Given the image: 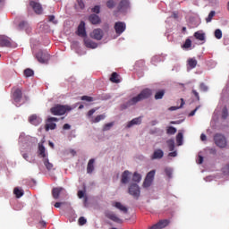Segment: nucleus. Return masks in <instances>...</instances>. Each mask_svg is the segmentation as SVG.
<instances>
[{
    "label": "nucleus",
    "mask_w": 229,
    "mask_h": 229,
    "mask_svg": "<svg viewBox=\"0 0 229 229\" xmlns=\"http://www.w3.org/2000/svg\"><path fill=\"white\" fill-rule=\"evenodd\" d=\"M151 95H152V91L148 89H145L141 90V92L140 94H138V96L128 100L126 105L128 106L136 105L139 102L143 101L144 99H148V98H150Z\"/></svg>",
    "instance_id": "1"
},
{
    "label": "nucleus",
    "mask_w": 229,
    "mask_h": 229,
    "mask_svg": "<svg viewBox=\"0 0 229 229\" xmlns=\"http://www.w3.org/2000/svg\"><path fill=\"white\" fill-rule=\"evenodd\" d=\"M38 157L39 158H43V165H45V168H47V171L52 170L53 165L50 162H48L47 154L45 151L43 142L38 144Z\"/></svg>",
    "instance_id": "2"
},
{
    "label": "nucleus",
    "mask_w": 229,
    "mask_h": 229,
    "mask_svg": "<svg viewBox=\"0 0 229 229\" xmlns=\"http://www.w3.org/2000/svg\"><path fill=\"white\" fill-rule=\"evenodd\" d=\"M70 111H71V107L69 106L56 105L52 106V108H50V114H52V115H56V116L64 115Z\"/></svg>",
    "instance_id": "3"
},
{
    "label": "nucleus",
    "mask_w": 229,
    "mask_h": 229,
    "mask_svg": "<svg viewBox=\"0 0 229 229\" xmlns=\"http://www.w3.org/2000/svg\"><path fill=\"white\" fill-rule=\"evenodd\" d=\"M36 59L38 62L41 64H47L48 63V60L50 59V55L47 51L39 50L36 54Z\"/></svg>",
    "instance_id": "4"
},
{
    "label": "nucleus",
    "mask_w": 229,
    "mask_h": 229,
    "mask_svg": "<svg viewBox=\"0 0 229 229\" xmlns=\"http://www.w3.org/2000/svg\"><path fill=\"white\" fill-rule=\"evenodd\" d=\"M128 194L132 198L139 199L140 195V186L136 183L130 184L128 187Z\"/></svg>",
    "instance_id": "5"
},
{
    "label": "nucleus",
    "mask_w": 229,
    "mask_h": 229,
    "mask_svg": "<svg viewBox=\"0 0 229 229\" xmlns=\"http://www.w3.org/2000/svg\"><path fill=\"white\" fill-rule=\"evenodd\" d=\"M59 119L55 117H48L47 118V124H45V131H52L56 129V123H58Z\"/></svg>",
    "instance_id": "6"
},
{
    "label": "nucleus",
    "mask_w": 229,
    "mask_h": 229,
    "mask_svg": "<svg viewBox=\"0 0 229 229\" xmlns=\"http://www.w3.org/2000/svg\"><path fill=\"white\" fill-rule=\"evenodd\" d=\"M214 141L216 142V145L221 148L226 147V139L222 134H216V136H214Z\"/></svg>",
    "instance_id": "7"
},
{
    "label": "nucleus",
    "mask_w": 229,
    "mask_h": 229,
    "mask_svg": "<svg viewBox=\"0 0 229 229\" xmlns=\"http://www.w3.org/2000/svg\"><path fill=\"white\" fill-rule=\"evenodd\" d=\"M156 174L155 170H152L147 174L145 177V181L143 182V188H148L152 184V181L154 180V174Z\"/></svg>",
    "instance_id": "8"
},
{
    "label": "nucleus",
    "mask_w": 229,
    "mask_h": 229,
    "mask_svg": "<svg viewBox=\"0 0 229 229\" xmlns=\"http://www.w3.org/2000/svg\"><path fill=\"white\" fill-rule=\"evenodd\" d=\"M30 5L34 10V13L36 14H41L43 13V8L41 7V4L34 0H30Z\"/></svg>",
    "instance_id": "9"
},
{
    "label": "nucleus",
    "mask_w": 229,
    "mask_h": 229,
    "mask_svg": "<svg viewBox=\"0 0 229 229\" xmlns=\"http://www.w3.org/2000/svg\"><path fill=\"white\" fill-rule=\"evenodd\" d=\"M76 35L78 37L86 38V23L84 21H81V24H78V29L76 30Z\"/></svg>",
    "instance_id": "10"
},
{
    "label": "nucleus",
    "mask_w": 229,
    "mask_h": 229,
    "mask_svg": "<svg viewBox=\"0 0 229 229\" xmlns=\"http://www.w3.org/2000/svg\"><path fill=\"white\" fill-rule=\"evenodd\" d=\"M169 225V220H159V222L152 225L148 229H164Z\"/></svg>",
    "instance_id": "11"
},
{
    "label": "nucleus",
    "mask_w": 229,
    "mask_h": 229,
    "mask_svg": "<svg viewBox=\"0 0 229 229\" xmlns=\"http://www.w3.org/2000/svg\"><path fill=\"white\" fill-rule=\"evenodd\" d=\"M114 29L115 30V34L121 35L126 30V24L123 21L115 22Z\"/></svg>",
    "instance_id": "12"
},
{
    "label": "nucleus",
    "mask_w": 229,
    "mask_h": 229,
    "mask_svg": "<svg viewBox=\"0 0 229 229\" xmlns=\"http://www.w3.org/2000/svg\"><path fill=\"white\" fill-rule=\"evenodd\" d=\"M0 47H12V39L6 36L0 35Z\"/></svg>",
    "instance_id": "13"
},
{
    "label": "nucleus",
    "mask_w": 229,
    "mask_h": 229,
    "mask_svg": "<svg viewBox=\"0 0 229 229\" xmlns=\"http://www.w3.org/2000/svg\"><path fill=\"white\" fill-rule=\"evenodd\" d=\"M106 218L110 219L112 222L114 223H117V224H123V220H121V218H119L115 214H114L113 212H106Z\"/></svg>",
    "instance_id": "14"
},
{
    "label": "nucleus",
    "mask_w": 229,
    "mask_h": 229,
    "mask_svg": "<svg viewBox=\"0 0 229 229\" xmlns=\"http://www.w3.org/2000/svg\"><path fill=\"white\" fill-rule=\"evenodd\" d=\"M22 98V93L21 89L19 88H13V101H15V103H19L21 102V98Z\"/></svg>",
    "instance_id": "15"
},
{
    "label": "nucleus",
    "mask_w": 229,
    "mask_h": 229,
    "mask_svg": "<svg viewBox=\"0 0 229 229\" xmlns=\"http://www.w3.org/2000/svg\"><path fill=\"white\" fill-rule=\"evenodd\" d=\"M103 32L100 29H95L93 32H91V38L95 40H100L102 39Z\"/></svg>",
    "instance_id": "16"
},
{
    "label": "nucleus",
    "mask_w": 229,
    "mask_h": 229,
    "mask_svg": "<svg viewBox=\"0 0 229 229\" xmlns=\"http://www.w3.org/2000/svg\"><path fill=\"white\" fill-rule=\"evenodd\" d=\"M29 123H30V124H32L34 126H38L41 123V118H39V116H38L36 114H32L29 118Z\"/></svg>",
    "instance_id": "17"
},
{
    "label": "nucleus",
    "mask_w": 229,
    "mask_h": 229,
    "mask_svg": "<svg viewBox=\"0 0 229 229\" xmlns=\"http://www.w3.org/2000/svg\"><path fill=\"white\" fill-rule=\"evenodd\" d=\"M163 157H164V151L162 149H156L154 150V153H152L150 159L156 160V159H162Z\"/></svg>",
    "instance_id": "18"
},
{
    "label": "nucleus",
    "mask_w": 229,
    "mask_h": 229,
    "mask_svg": "<svg viewBox=\"0 0 229 229\" xmlns=\"http://www.w3.org/2000/svg\"><path fill=\"white\" fill-rule=\"evenodd\" d=\"M128 5H129L128 0H122L117 5V12H123L128 9Z\"/></svg>",
    "instance_id": "19"
},
{
    "label": "nucleus",
    "mask_w": 229,
    "mask_h": 229,
    "mask_svg": "<svg viewBox=\"0 0 229 229\" xmlns=\"http://www.w3.org/2000/svg\"><path fill=\"white\" fill-rule=\"evenodd\" d=\"M112 207L117 208L119 211L126 214L128 212V208H126V207L123 206V204H121V202H114L112 203Z\"/></svg>",
    "instance_id": "20"
},
{
    "label": "nucleus",
    "mask_w": 229,
    "mask_h": 229,
    "mask_svg": "<svg viewBox=\"0 0 229 229\" xmlns=\"http://www.w3.org/2000/svg\"><path fill=\"white\" fill-rule=\"evenodd\" d=\"M138 124H141V117L134 118V119L131 120L130 122H128V123L126 124V128L129 129V128L138 125Z\"/></svg>",
    "instance_id": "21"
},
{
    "label": "nucleus",
    "mask_w": 229,
    "mask_h": 229,
    "mask_svg": "<svg viewBox=\"0 0 229 229\" xmlns=\"http://www.w3.org/2000/svg\"><path fill=\"white\" fill-rule=\"evenodd\" d=\"M130 172L128 170H125L123 172V174L121 175V183L126 184L128 183V180H130Z\"/></svg>",
    "instance_id": "22"
},
{
    "label": "nucleus",
    "mask_w": 229,
    "mask_h": 229,
    "mask_svg": "<svg viewBox=\"0 0 229 229\" xmlns=\"http://www.w3.org/2000/svg\"><path fill=\"white\" fill-rule=\"evenodd\" d=\"M63 188H54L52 189V199H58L60 198V193L62 192Z\"/></svg>",
    "instance_id": "23"
},
{
    "label": "nucleus",
    "mask_w": 229,
    "mask_h": 229,
    "mask_svg": "<svg viewBox=\"0 0 229 229\" xmlns=\"http://www.w3.org/2000/svg\"><path fill=\"white\" fill-rule=\"evenodd\" d=\"M94 164H95V159L94 158L89 159V161L88 162V167H87L88 174H91L95 170Z\"/></svg>",
    "instance_id": "24"
},
{
    "label": "nucleus",
    "mask_w": 229,
    "mask_h": 229,
    "mask_svg": "<svg viewBox=\"0 0 229 229\" xmlns=\"http://www.w3.org/2000/svg\"><path fill=\"white\" fill-rule=\"evenodd\" d=\"M84 45L89 49H96L98 47L97 43L88 38L84 39Z\"/></svg>",
    "instance_id": "25"
},
{
    "label": "nucleus",
    "mask_w": 229,
    "mask_h": 229,
    "mask_svg": "<svg viewBox=\"0 0 229 229\" xmlns=\"http://www.w3.org/2000/svg\"><path fill=\"white\" fill-rule=\"evenodd\" d=\"M89 21L93 25H97L100 23V18L97 14L89 15Z\"/></svg>",
    "instance_id": "26"
},
{
    "label": "nucleus",
    "mask_w": 229,
    "mask_h": 229,
    "mask_svg": "<svg viewBox=\"0 0 229 229\" xmlns=\"http://www.w3.org/2000/svg\"><path fill=\"white\" fill-rule=\"evenodd\" d=\"M165 95V90L159 89L156 91V94H154V99L156 100L163 99Z\"/></svg>",
    "instance_id": "27"
},
{
    "label": "nucleus",
    "mask_w": 229,
    "mask_h": 229,
    "mask_svg": "<svg viewBox=\"0 0 229 229\" xmlns=\"http://www.w3.org/2000/svg\"><path fill=\"white\" fill-rule=\"evenodd\" d=\"M110 81L115 84L120 83L121 81L119 80V74H117V72L112 73V76L110 77Z\"/></svg>",
    "instance_id": "28"
},
{
    "label": "nucleus",
    "mask_w": 229,
    "mask_h": 229,
    "mask_svg": "<svg viewBox=\"0 0 229 229\" xmlns=\"http://www.w3.org/2000/svg\"><path fill=\"white\" fill-rule=\"evenodd\" d=\"M106 118V115H104V114L97 115L95 116V118L91 120V123H98L100 121Z\"/></svg>",
    "instance_id": "29"
},
{
    "label": "nucleus",
    "mask_w": 229,
    "mask_h": 229,
    "mask_svg": "<svg viewBox=\"0 0 229 229\" xmlns=\"http://www.w3.org/2000/svg\"><path fill=\"white\" fill-rule=\"evenodd\" d=\"M188 66L190 69H195L197 67V60L195 58L188 59Z\"/></svg>",
    "instance_id": "30"
},
{
    "label": "nucleus",
    "mask_w": 229,
    "mask_h": 229,
    "mask_svg": "<svg viewBox=\"0 0 229 229\" xmlns=\"http://www.w3.org/2000/svg\"><path fill=\"white\" fill-rule=\"evenodd\" d=\"M193 37L199 41H204V33L197 31L193 34Z\"/></svg>",
    "instance_id": "31"
},
{
    "label": "nucleus",
    "mask_w": 229,
    "mask_h": 229,
    "mask_svg": "<svg viewBox=\"0 0 229 229\" xmlns=\"http://www.w3.org/2000/svg\"><path fill=\"white\" fill-rule=\"evenodd\" d=\"M106 7L112 10L115 7V0H108V2H106Z\"/></svg>",
    "instance_id": "32"
},
{
    "label": "nucleus",
    "mask_w": 229,
    "mask_h": 229,
    "mask_svg": "<svg viewBox=\"0 0 229 229\" xmlns=\"http://www.w3.org/2000/svg\"><path fill=\"white\" fill-rule=\"evenodd\" d=\"M215 16H216L215 11L209 12V13L208 14V17L206 18V22H212V19H214Z\"/></svg>",
    "instance_id": "33"
},
{
    "label": "nucleus",
    "mask_w": 229,
    "mask_h": 229,
    "mask_svg": "<svg viewBox=\"0 0 229 229\" xmlns=\"http://www.w3.org/2000/svg\"><path fill=\"white\" fill-rule=\"evenodd\" d=\"M13 194L15 195V198H17V199H20L23 195L22 191L20 190L19 188L13 189Z\"/></svg>",
    "instance_id": "34"
},
{
    "label": "nucleus",
    "mask_w": 229,
    "mask_h": 229,
    "mask_svg": "<svg viewBox=\"0 0 229 229\" xmlns=\"http://www.w3.org/2000/svg\"><path fill=\"white\" fill-rule=\"evenodd\" d=\"M84 194H85L84 191H78L77 196H78V199H84V203H87L88 202V197H86Z\"/></svg>",
    "instance_id": "35"
},
{
    "label": "nucleus",
    "mask_w": 229,
    "mask_h": 229,
    "mask_svg": "<svg viewBox=\"0 0 229 229\" xmlns=\"http://www.w3.org/2000/svg\"><path fill=\"white\" fill-rule=\"evenodd\" d=\"M34 76V71H32V69H26L24 70V77H32Z\"/></svg>",
    "instance_id": "36"
},
{
    "label": "nucleus",
    "mask_w": 229,
    "mask_h": 229,
    "mask_svg": "<svg viewBox=\"0 0 229 229\" xmlns=\"http://www.w3.org/2000/svg\"><path fill=\"white\" fill-rule=\"evenodd\" d=\"M113 126H114V123H106L102 127V131H110V129H112Z\"/></svg>",
    "instance_id": "37"
},
{
    "label": "nucleus",
    "mask_w": 229,
    "mask_h": 229,
    "mask_svg": "<svg viewBox=\"0 0 229 229\" xmlns=\"http://www.w3.org/2000/svg\"><path fill=\"white\" fill-rule=\"evenodd\" d=\"M140 181H141V175L138 173H134V175H132V182H140Z\"/></svg>",
    "instance_id": "38"
},
{
    "label": "nucleus",
    "mask_w": 229,
    "mask_h": 229,
    "mask_svg": "<svg viewBox=\"0 0 229 229\" xmlns=\"http://www.w3.org/2000/svg\"><path fill=\"white\" fill-rule=\"evenodd\" d=\"M167 147L169 148V151H174V140H167Z\"/></svg>",
    "instance_id": "39"
},
{
    "label": "nucleus",
    "mask_w": 229,
    "mask_h": 229,
    "mask_svg": "<svg viewBox=\"0 0 229 229\" xmlns=\"http://www.w3.org/2000/svg\"><path fill=\"white\" fill-rule=\"evenodd\" d=\"M190 47H191V40L188 38L186 42H184V45H182V48L190 49Z\"/></svg>",
    "instance_id": "40"
},
{
    "label": "nucleus",
    "mask_w": 229,
    "mask_h": 229,
    "mask_svg": "<svg viewBox=\"0 0 229 229\" xmlns=\"http://www.w3.org/2000/svg\"><path fill=\"white\" fill-rule=\"evenodd\" d=\"M167 135H174L176 133V128L173 126L167 127Z\"/></svg>",
    "instance_id": "41"
},
{
    "label": "nucleus",
    "mask_w": 229,
    "mask_h": 229,
    "mask_svg": "<svg viewBox=\"0 0 229 229\" xmlns=\"http://www.w3.org/2000/svg\"><path fill=\"white\" fill-rule=\"evenodd\" d=\"M182 132H178V134H176V144H178V146H182Z\"/></svg>",
    "instance_id": "42"
},
{
    "label": "nucleus",
    "mask_w": 229,
    "mask_h": 229,
    "mask_svg": "<svg viewBox=\"0 0 229 229\" xmlns=\"http://www.w3.org/2000/svg\"><path fill=\"white\" fill-rule=\"evenodd\" d=\"M180 106L176 107V106H171V111H175L177 109L182 108V106H183V105H185V102L183 101V98H180Z\"/></svg>",
    "instance_id": "43"
},
{
    "label": "nucleus",
    "mask_w": 229,
    "mask_h": 229,
    "mask_svg": "<svg viewBox=\"0 0 229 229\" xmlns=\"http://www.w3.org/2000/svg\"><path fill=\"white\" fill-rule=\"evenodd\" d=\"M215 37L217 39H221V38H223V32L221 31V30L219 29L216 30Z\"/></svg>",
    "instance_id": "44"
},
{
    "label": "nucleus",
    "mask_w": 229,
    "mask_h": 229,
    "mask_svg": "<svg viewBox=\"0 0 229 229\" xmlns=\"http://www.w3.org/2000/svg\"><path fill=\"white\" fill-rule=\"evenodd\" d=\"M76 3H77L78 9L84 10L85 4L83 1L77 0Z\"/></svg>",
    "instance_id": "45"
},
{
    "label": "nucleus",
    "mask_w": 229,
    "mask_h": 229,
    "mask_svg": "<svg viewBox=\"0 0 229 229\" xmlns=\"http://www.w3.org/2000/svg\"><path fill=\"white\" fill-rule=\"evenodd\" d=\"M87 223V220L85 217H81V218H78V225H85Z\"/></svg>",
    "instance_id": "46"
},
{
    "label": "nucleus",
    "mask_w": 229,
    "mask_h": 229,
    "mask_svg": "<svg viewBox=\"0 0 229 229\" xmlns=\"http://www.w3.org/2000/svg\"><path fill=\"white\" fill-rule=\"evenodd\" d=\"M81 99H82V101H86V102H93V98H91L89 96H82V98H81Z\"/></svg>",
    "instance_id": "47"
},
{
    "label": "nucleus",
    "mask_w": 229,
    "mask_h": 229,
    "mask_svg": "<svg viewBox=\"0 0 229 229\" xmlns=\"http://www.w3.org/2000/svg\"><path fill=\"white\" fill-rule=\"evenodd\" d=\"M26 27H28V22L21 21V23H19V29L24 30V29H26Z\"/></svg>",
    "instance_id": "48"
},
{
    "label": "nucleus",
    "mask_w": 229,
    "mask_h": 229,
    "mask_svg": "<svg viewBox=\"0 0 229 229\" xmlns=\"http://www.w3.org/2000/svg\"><path fill=\"white\" fill-rule=\"evenodd\" d=\"M48 22H51L52 24H57L58 21H55V15L48 16Z\"/></svg>",
    "instance_id": "49"
},
{
    "label": "nucleus",
    "mask_w": 229,
    "mask_h": 229,
    "mask_svg": "<svg viewBox=\"0 0 229 229\" xmlns=\"http://www.w3.org/2000/svg\"><path fill=\"white\" fill-rule=\"evenodd\" d=\"M226 117H228V110L226 109V107H224L223 108L222 118L226 119Z\"/></svg>",
    "instance_id": "50"
},
{
    "label": "nucleus",
    "mask_w": 229,
    "mask_h": 229,
    "mask_svg": "<svg viewBox=\"0 0 229 229\" xmlns=\"http://www.w3.org/2000/svg\"><path fill=\"white\" fill-rule=\"evenodd\" d=\"M91 12H93V13L98 14V13H100V6L95 5V6L93 7V9H91Z\"/></svg>",
    "instance_id": "51"
},
{
    "label": "nucleus",
    "mask_w": 229,
    "mask_h": 229,
    "mask_svg": "<svg viewBox=\"0 0 229 229\" xmlns=\"http://www.w3.org/2000/svg\"><path fill=\"white\" fill-rule=\"evenodd\" d=\"M199 89H200V91H202V92L208 91V87L204 83H200Z\"/></svg>",
    "instance_id": "52"
},
{
    "label": "nucleus",
    "mask_w": 229,
    "mask_h": 229,
    "mask_svg": "<svg viewBox=\"0 0 229 229\" xmlns=\"http://www.w3.org/2000/svg\"><path fill=\"white\" fill-rule=\"evenodd\" d=\"M165 174L167 175V177L171 178L173 174V170H171V168H165Z\"/></svg>",
    "instance_id": "53"
},
{
    "label": "nucleus",
    "mask_w": 229,
    "mask_h": 229,
    "mask_svg": "<svg viewBox=\"0 0 229 229\" xmlns=\"http://www.w3.org/2000/svg\"><path fill=\"white\" fill-rule=\"evenodd\" d=\"M98 108H93L88 112V117H91L95 112H97Z\"/></svg>",
    "instance_id": "54"
},
{
    "label": "nucleus",
    "mask_w": 229,
    "mask_h": 229,
    "mask_svg": "<svg viewBox=\"0 0 229 229\" xmlns=\"http://www.w3.org/2000/svg\"><path fill=\"white\" fill-rule=\"evenodd\" d=\"M191 93L193 94V96H195L197 101L200 100V98L199 97V93L197 92V90L193 89Z\"/></svg>",
    "instance_id": "55"
},
{
    "label": "nucleus",
    "mask_w": 229,
    "mask_h": 229,
    "mask_svg": "<svg viewBox=\"0 0 229 229\" xmlns=\"http://www.w3.org/2000/svg\"><path fill=\"white\" fill-rule=\"evenodd\" d=\"M199 107H200V106L195 107V109L190 113V116L195 115V113L199 110Z\"/></svg>",
    "instance_id": "56"
},
{
    "label": "nucleus",
    "mask_w": 229,
    "mask_h": 229,
    "mask_svg": "<svg viewBox=\"0 0 229 229\" xmlns=\"http://www.w3.org/2000/svg\"><path fill=\"white\" fill-rule=\"evenodd\" d=\"M64 130H65V131L71 130V125H69V123L64 124Z\"/></svg>",
    "instance_id": "57"
},
{
    "label": "nucleus",
    "mask_w": 229,
    "mask_h": 229,
    "mask_svg": "<svg viewBox=\"0 0 229 229\" xmlns=\"http://www.w3.org/2000/svg\"><path fill=\"white\" fill-rule=\"evenodd\" d=\"M202 162H203L202 156H199V159L197 160V164L200 165V164H202Z\"/></svg>",
    "instance_id": "58"
},
{
    "label": "nucleus",
    "mask_w": 229,
    "mask_h": 229,
    "mask_svg": "<svg viewBox=\"0 0 229 229\" xmlns=\"http://www.w3.org/2000/svg\"><path fill=\"white\" fill-rule=\"evenodd\" d=\"M60 207H62V202H56L55 204H54V208H60Z\"/></svg>",
    "instance_id": "59"
},
{
    "label": "nucleus",
    "mask_w": 229,
    "mask_h": 229,
    "mask_svg": "<svg viewBox=\"0 0 229 229\" xmlns=\"http://www.w3.org/2000/svg\"><path fill=\"white\" fill-rule=\"evenodd\" d=\"M169 157H176V151H173V152L169 153Z\"/></svg>",
    "instance_id": "60"
},
{
    "label": "nucleus",
    "mask_w": 229,
    "mask_h": 229,
    "mask_svg": "<svg viewBox=\"0 0 229 229\" xmlns=\"http://www.w3.org/2000/svg\"><path fill=\"white\" fill-rule=\"evenodd\" d=\"M173 19H178V13L174 12L173 13Z\"/></svg>",
    "instance_id": "61"
},
{
    "label": "nucleus",
    "mask_w": 229,
    "mask_h": 229,
    "mask_svg": "<svg viewBox=\"0 0 229 229\" xmlns=\"http://www.w3.org/2000/svg\"><path fill=\"white\" fill-rule=\"evenodd\" d=\"M209 154L216 155V148H209Z\"/></svg>",
    "instance_id": "62"
},
{
    "label": "nucleus",
    "mask_w": 229,
    "mask_h": 229,
    "mask_svg": "<svg viewBox=\"0 0 229 229\" xmlns=\"http://www.w3.org/2000/svg\"><path fill=\"white\" fill-rule=\"evenodd\" d=\"M200 140L205 141L206 140V135L200 134Z\"/></svg>",
    "instance_id": "63"
},
{
    "label": "nucleus",
    "mask_w": 229,
    "mask_h": 229,
    "mask_svg": "<svg viewBox=\"0 0 229 229\" xmlns=\"http://www.w3.org/2000/svg\"><path fill=\"white\" fill-rule=\"evenodd\" d=\"M22 158L28 161V154H22Z\"/></svg>",
    "instance_id": "64"
}]
</instances>
